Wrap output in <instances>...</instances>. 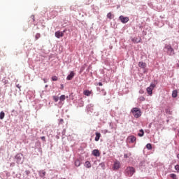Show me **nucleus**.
Wrapping results in <instances>:
<instances>
[{"label": "nucleus", "mask_w": 179, "mask_h": 179, "mask_svg": "<svg viewBox=\"0 0 179 179\" xmlns=\"http://www.w3.org/2000/svg\"><path fill=\"white\" fill-rule=\"evenodd\" d=\"M119 20H120V22L122 23H123L124 24H125V23H128V22H129V17H124V15H120L119 17Z\"/></svg>", "instance_id": "5"}, {"label": "nucleus", "mask_w": 179, "mask_h": 179, "mask_svg": "<svg viewBox=\"0 0 179 179\" xmlns=\"http://www.w3.org/2000/svg\"><path fill=\"white\" fill-rule=\"evenodd\" d=\"M74 76L75 73L73 71H71L70 74L66 77V80H72Z\"/></svg>", "instance_id": "11"}, {"label": "nucleus", "mask_w": 179, "mask_h": 179, "mask_svg": "<svg viewBox=\"0 0 179 179\" xmlns=\"http://www.w3.org/2000/svg\"><path fill=\"white\" fill-rule=\"evenodd\" d=\"M149 87H150L151 89L153 90V89H155V87H156V85L155 83H152Z\"/></svg>", "instance_id": "30"}, {"label": "nucleus", "mask_w": 179, "mask_h": 179, "mask_svg": "<svg viewBox=\"0 0 179 179\" xmlns=\"http://www.w3.org/2000/svg\"><path fill=\"white\" fill-rule=\"evenodd\" d=\"M41 138L44 142H45V136H42V137H41Z\"/></svg>", "instance_id": "39"}, {"label": "nucleus", "mask_w": 179, "mask_h": 179, "mask_svg": "<svg viewBox=\"0 0 179 179\" xmlns=\"http://www.w3.org/2000/svg\"><path fill=\"white\" fill-rule=\"evenodd\" d=\"M25 174L27 176H29L30 174V171H29V170L25 171Z\"/></svg>", "instance_id": "35"}, {"label": "nucleus", "mask_w": 179, "mask_h": 179, "mask_svg": "<svg viewBox=\"0 0 179 179\" xmlns=\"http://www.w3.org/2000/svg\"><path fill=\"white\" fill-rule=\"evenodd\" d=\"M178 136H179V129H178Z\"/></svg>", "instance_id": "53"}, {"label": "nucleus", "mask_w": 179, "mask_h": 179, "mask_svg": "<svg viewBox=\"0 0 179 179\" xmlns=\"http://www.w3.org/2000/svg\"><path fill=\"white\" fill-rule=\"evenodd\" d=\"M138 66H139V68H141L142 69H145V68H146V63H145L143 62H140L138 63Z\"/></svg>", "instance_id": "14"}, {"label": "nucleus", "mask_w": 179, "mask_h": 179, "mask_svg": "<svg viewBox=\"0 0 179 179\" xmlns=\"http://www.w3.org/2000/svg\"><path fill=\"white\" fill-rule=\"evenodd\" d=\"M139 93H140V94H143L144 92H143V90H141L139 91Z\"/></svg>", "instance_id": "40"}, {"label": "nucleus", "mask_w": 179, "mask_h": 179, "mask_svg": "<svg viewBox=\"0 0 179 179\" xmlns=\"http://www.w3.org/2000/svg\"><path fill=\"white\" fill-rule=\"evenodd\" d=\"M102 92H103V96H106L107 94V92L104 90H102Z\"/></svg>", "instance_id": "36"}, {"label": "nucleus", "mask_w": 179, "mask_h": 179, "mask_svg": "<svg viewBox=\"0 0 179 179\" xmlns=\"http://www.w3.org/2000/svg\"><path fill=\"white\" fill-rule=\"evenodd\" d=\"M143 135H145V132L143 131V129H141L140 133L138 134V136L142 137Z\"/></svg>", "instance_id": "23"}, {"label": "nucleus", "mask_w": 179, "mask_h": 179, "mask_svg": "<svg viewBox=\"0 0 179 179\" xmlns=\"http://www.w3.org/2000/svg\"><path fill=\"white\" fill-rule=\"evenodd\" d=\"M23 154H17L15 157V160L17 164H23Z\"/></svg>", "instance_id": "4"}, {"label": "nucleus", "mask_w": 179, "mask_h": 179, "mask_svg": "<svg viewBox=\"0 0 179 179\" xmlns=\"http://www.w3.org/2000/svg\"><path fill=\"white\" fill-rule=\"evenodd\" d=\"M33 19H34V15H32Z\"/></svg>", "instance_id": "51"}, {"label": "nucleus", "mask_w": 179, "mask_h": 179, "mask_svg": "<svg viewBox=\"0 0 179 179\" xmlns=\"http://www.w3.org/2000/svg\"><path fill=\"white\" fill-rule=\"evenodd\" d=\"M61 89H64V84H61Z\"/></svg>", "instance_id": "44"}, {"label": "nucleus", "mask_w": 179, "mask_h": 179, "mask_svg": "<svg viewBox=\"0 0 179 179\" xmlns=\"http://www.w3.org/2000/svg\"><path fill=\"white\" fill-rule=\"evenodd\" d=\"M85 166L87 169H90V167H92V164L90 163V162L86 161L85 163Z\"/></svg>", "instance_id": "19"}, {"label": "nucleus", "mask_w": 179, "mask_h": 179, "mask_svg": "<svg viewBox=\"0 0 179 179\" xmlns=\"http://www.w3.org/2000/svg\"><path fill=\"white\" fill-rule=\"evenodd\" d=\"M177 157L179 159V154L177 155Z\"/></svg>", "instance_id": "47"}, {"label": "nucleus", "mask_w": 179, "mask_h": 179, "mask_svg": "<svg viewBox=\"0 0 179 179\" xmlns=\"http://www.w3.org/2000/svg\"><path fill=\"white\" fill-rule=\"evenodd\" d=\"M53 100L54 101H55V103H57L58 100H59V97H58L57 96H53Z\"/></svg>", "instance_id": "28"}, {"label": "nucleus", "mask_w": 179, "mask_h": 179, "mask_svg": "<svg viewBox=\"0 0 179 179\" xmlns=\"http://www.w3.org/2000/svg\"><path fill=\"white\" fill-rule=\"evenodd\" d=\"M120 167H121V164L120 163V161H115L113 166V170H119Z\"/></svg>", "instance_id": "7"}, {"label": "nucleus", "mask_w": 179, "mask_h": 179, "mask_svg": "<svg viewBox=\"0 0 179 179\" xmlns=\"http://www.w3.org/2000/svg\"><path fill=\"white\" fill-rule=\"evenodd\" d=\"M40 37H41L40 34H36V36H35L36 40H38V38H40Z\"/></svg>", "instance_id": "33"}, {"label": "nucleus", "mask_w": 179, "mask_h": 179, "mask_svg": "<svg viewBox=\"0 0 179 179\" xmlns=\"http://www.w3.org/2000/svg\"><path fill=\"white\" fill-rule=\"evenodd\" d=\"M124 174L127 177H132L135 174V168L132 166H127L124 171Z\"/></svg>", "instance_id": "1"}, {"label": "nucleus", "mask_w": 179, "mask_h": 179, "mask_svg": "<svg viewBox=\"0 0 179 179\" xmlns=\"http://www.w3.org/2000/svg\"><path fill=\"white\" fill-rule=\"evenodd\" d=\"M59 122H60V124H62L64 122V120L63 119H60Z\"/></svg>", "instance_id": "42"}, {"label": "nucleus", "mask_w": 179, "mask_h": 179, "mask_svg": "<svg viewBox=\"0 0 179 179\" xmlns=\"http://www.w3.org/2000/svg\"><path fill=\"white\" fill-rule=\"evenodd\" d=\"M52 80H53V82H57V80H58V77H57L56 76H52Z\"/></svg>", "instance_id": "29"}, {"label": "nucleus", "mask_w": 179, "mask_h": 179, "mask_svg": "<svg viewBox=\"0 0 179 179\" xmlns=\"http://www.w3.org/2000/svg\"><path fill=\"white\" fill-rule=\"evenodd\" d=\"M140 167H145L146 166V162L145 161H141L139 164Z\"/></svg>", "instance_id": "22"}, {"label": "nucleus", "mask_w": 179, "mask_h": 179, "mask_svg": "<svg viewBox=\"0 0 179 179\" xmlns=\"http://www.w3.org/2000/svg\"><path fill=\"white\" fill-rule=\"evenodd\" d=\"M141 38H138L135 37L131 39V41H133V43H141Z\"/></svg>", "instance_id": "18"}, {"label": "nucleus", "mask_w": 179, "mask_h": 179, "mask_svg": "<svg viewBox=\"0 0 179 179\" xmlns=\"http://www.w3.org/2000/svg\"><path fill=\"white\" fill-rule=\"evenodd\" d=\"M102 134H103L104 135H106V134H108V130L107 129H103L101 130Z\"/></svg>", "instance_id": "32"}, {"label": "nucleus", "mask_w": 179, "mask_h": 179, "mask_svg": "<svg viewBox=\"0 0 179 179\" xmlns=\"http://www.w3.org/2000/svg\"><path fill=\"white\" fill-rule=\"evenodd\" d=\"M66 96L65 95H61L59 98V104H64V101H65Z\"/></svg>", "instance_id": "13"}, {"label": "nucleus", "mask_w": 179, "mask_h": 179, "mask_svg": "<svg viewBox=\"0 0 179 179\" xmlns=\"http://www.w3.org/2000/svg\"><path fill=\"white\" fill-rule=\"evenodd\" d=\"M84 70H85V67H82L81 71H84Z\"/></svg>", "instance_id": "45"}, {"label": "nucleus", "mask_w": 179, "mask_h": 179, "mask_svg": "<svg viewBox=\"0 0 179 179\" xmlns=\"http://www.w3.org/2000/svg\"><path fill=\"white\" fill-rule=\"evenodd\" d=\"M124 159H128V157H129V156H128V154H124Z\"/></svg>", "instance_id": "37"}, {"label": "nucleus", "mask_w": 179, "mask_h": 179, "mask_svg": "<svg viewBox=\"0 0 179 179\" xmlns=\"http://www.w3.org/2000/svg\"><path fill=\"white\" fill-rule=\"evenodd\" d=\"M172 97H173V99H176V97H177V90H173L172 92Z\"/></svg>", "instance_id": "24"}, {"label": "nucleus", "mask_w": 179, "mask_h": 179, "mask_svg": "<svg viewBox=\"0 0 179 179\" xmlns=\"http://www.w3.org/2000/svg\"><path fill=\"white\" fill-rule=\"evenodd\" d=\"M16 86H17V87L18 89H20V87H21V86H20L19 84H17Z\"/></svg>", "instance_id": "43"}, {"label": "nucleus", "mask_w": 179, "mask_h": 179, "mask_svg": "<svg viewBox=\"0 0 179 179\" xmlns=\"http://www.w3.org/2000/svg\"><path fill=\"white\" fill-rule=\"evenodd\" d=\"M93 156H95V157H100V151L99 150H94L92 151Z\"/></svg>", "instance_id": "12"}, {"label": "nucleus", "mask_w": 179, "mask_h": 179, "mask_svg": "<svg viewBox=\"0 0 179 179\" xmlns=\"http://www.w3.org/2000/svg\"><path fill=\"white\" fill-rule=\"evenodd\" d=\"M3 118H5V112L1 111L0 112V120H3Z\"/></svg>", "instance_id": "21"}, {"label": "nucleus", "mask_w": 179, "mask_h": 179, "mask_svg": "<svg viewBox=\"0 0 179 179\" xmlns=\"http://www.w3.org/2000/svg\"><path fill=\"white\" fill-rule=\"evenodd\" d=\"M164 50H166V53L168 55L173 56L174 54V49L171 47V45H165Z\"/></svg>", "instance_id": "3"}, {"label": "nucleus", "mask_w": 179, "mask_h": 179, "mask_svg": "<svg viewBox=\"0 0 179 179\" xmlns=\"http://www.w3.org/2000/svg\"><path fill=\"white\" fill-rule=\"evenodd\" d=\"M129 143H135L136 142V137L135 136H129L127 138Z\"/></svg>", "instance_id": "6"}, {"label": "nucleus", "mask_w": 179, "mask_h": 179, "mask_svg": "<svg viewBox=\"0 0 179 179\" xmlns=\"http://www.w3.org/2000/svg\"><path fill=\"white\" fill-rule=\"evenodd\" d=\"M74 164L76 167H79L80 166V160L76 159Z\"/></svg>", "instance_id": "20"}, {"label": "nucleus", "mask_w": 179, "mask_h": 179, "mask_svg": "<svg viewBox=\"0 0 179 179\" xmlns=\"http://www.w3.org/2000/svg\"><path fill=\"white\" fill-rule=\"evenodd\" d=\"M45 87H48V85H46L45 86Z\"/></svg>", "instance_id": "49"}, {"label": "nucleus", "mask_w": 179, "mask_h": 179, "mask_svg": "<svg viewBox=\"0 0 179 179\" xmlns=\"http://www.w3.org/2000/svg\"><path fill=\"white\" fill-rule=\"evenodd\" d=\"M131 112L132 113L135 118H139V117L142 115V110H141V108H133L131 110Z\"/></svg>", "instance_id": "2"}, {"label": "nucleus", "mask_w": 179, "mask_h": 179, "mask_svg": "<svg viewBox=\"0 0 179 179\" xmlns=\"http://www.w3.org/2000/svg\"><path fill=\"white\" fill-rule=\"evenodd\" d=\"M61 179H65V178H61Z\"/></svg>", "instance_id": "54"}, {"label": "nucleus", "mask_w": 179, "mask_h": 179, "mask_svg": "<svg viewBox=\"0 0 179 179\" xmlns=\"http://www.w3.org/2000/svg\"><path fill=\"white\" fill-rule=\"evenodd\" d=\"M83 94H84L85 96H90V95L92 94V92L90 91L89 90H84V92H83Z\"/></svg>", "instance_id": "17"}, {"label": "nucleus", "mask_w": 179, "mask_h": 179, "mask_svg": "<svg viewBox=\"0 0 179 179\" xmlns=\"http://www.w3.org/2000/svg\"><path fill=\"white\" fill-rule=\"evenodd\" d=\"M43 80H44L45 83H46L45 79H43Z\"/></svg>", "instance_id": "50"}, {"label": "nucleus", "mask_w": 179, "mask_h": 179, "mask_svg": "<svg viewBox=\"0 0 179 179\" xmlns=\"http://www.w3.org/2000/svg\"><path fill=\"white\" fill-rule=\"evenodd\" d=\"M10 166H15V163L10 164Z\"/></svg>", "instance_id": "46"}, {"label": "nucleus", "mask_w": 179, "mask_h": 179, "mask_svg": "<svg viewBox=\"0 0 179 179\" xmlns=\"http://www.w3.org/2000/svg\"><path fill=\"white\" fill-rule=\"evenodd\" d=\"M90 107H93V104H90L87 106V108L89 109Z\"/></svg>", "instance_id": "38"}, {"label": "nucleus", "mask_w": 179, "mask_h": 179, "mask_svg": "<svg viewBox=\"0 0 179 179\" xmlns=\"http://www.w3.org/2000/svg\"><path fill=\"white\" fill-rule=\"evenodd\" d=\"M147 92H148V94H149L150 96H152V94H153V89L150 88V87H147Z\"/></svg>", "instance_id": "16"}, {"label": "nucleus", "mask_w": 179, "mask_h": 179, "mask_svg": "<svg viewBox=\"0 0 179 179\" xmlns=\"http://www.w3.org/2000/svg\"><path fill=\"white\" fill-rule=\"evenodd\" d=\"M129 156H131V153H129Z\"/></svg>", "instance_id": "52"}, {"label": "nucleus", "mask_w": 179, "mask_h": 179, "mask_svg": "<svg viewBox=\"0 0 179 179\" xmlns=\"http://www.w3.org/2000/svg\"><path fill=\"white\" fill-rule=\"evenodd\" d=\"M38 174H39V177L41 178V179H45V171L44 170H41L38 171Z\"/></svg>", "instance_id": "10"}, {"label": "nucleus", "mask_w": 179, "mask_h": 179, "mask_svg": "<svg viewBox=\"0 0 179 179\" xmlns=\"http://www.w3.org/2000/svg\"><path fill=\"white\" fill-rule=\"evenodd\" d=\"M96 136H95V141L96 142H99V141H100V138L101 136V134L99 132H96L95 134Z\"/></svg>", "instance_id": "15"}, {"label": "nucleus", "mask_w": 179, "mask_h": 179, "mask_svg": "<svg viewBox=\"0 0 179 179\" xmlns=\"http://www.w3.org/2000/svg\"><path fill=\"white\" fill-rule=\"evenodd\" d=\"M146 148H147V149H148V150H152V144L148 143V144L146 145Z\"/></svg>", "instance_id": "27"}, {"label": "nucleus", "mask_w": 179, "mask_h": 179, "mask_svg": "<svg viewBox=\"0 0 179 179\" xmlns=\"http://www.w3.org/2000/svg\"><path fill=\"white\" fill-rule=\"evenodd\" d=\"M98 85H99V86H103V83L101 82L98 83Z\"/></svg>", "instance_id": "41"}, {"label": "nucleus", "mask_w": 179, "mask_h": 179, "mask_svg": "<svg viewBox=\"0 0 179 179\" xmlns=\"http://www.w3.org/2000/svg\"><path fill=\"white\" fill-rule=\"evenodd\" d=\"M138 100H139V101H145V100H146V99L145 98H144V96H140L139 98H138Z\"/></svg>", "instance_id": "31"}, {"label": "nucleus", "mask_w": 179, "mask_h": 179, "mask_svg": "<svg viewBox=\"0 0 179 179\" xmlns=\"http://www.w3.org/2000/svg\"><path fill=\"white\" fill-rule=\"evenodd\" d=\"M64 33H65V31H63V32L57 31L55 33V36L57 38H61V37H64Z\"/></svg>", "instance_id": "8"}, {"label": "nucleus", "mask_w": 179, "mask_h": 179, "mask_svg": "<svg viewBox=\"0 0 179 179\" xmlns=\"http://www.w3.org/2000/svg\"><path fill=\"white\" fill-rule=\"evenodd\" d=\"M0 177L2 179H7L9 177V173L8 171H3L0 174Z\"/></svg>", "instance_id": "9"}, {"label": "nucleus", "mask_w": 179, "mask_h": 179, "mask_svg": "<svg viewBox=\"0 0 179 179\" xmlns=\"http://www.w3.org/2000/svg\"><path fill=\"white\" fill-rule=\"evenodd\" d=\"M11 113H15V110H13L11 111Z\"/></svg>", "instance_id": "48"}, {"label": "nucleus", "mask_w": 179, "mask_h": 179, "mask_svg": "<svg viewBox=\"0 0 179 179\" xmlns=\"http://www.w3.org/2000/svg\"><path fill=\"white\" fill-rule=\"evenodd\" d=\"M175 169L176 170V171H179V165L175 166Z\"/></svg>", "instance_id": "34"}, {"label": "nucleus", "mask_w": 179, "mask_h": 179, "mask_svg": "<svg viewBox=\"0 0 179 179\" xmlns=\"http://www.w3.org/2000/svg\"><path fill=\"white\" fill-rule=\"evenodd\" d=\"M169 176L172 179H177V175L176 173H171Z\"/></svg>", "instance_id": "26"}, {"label": "nucleus", "mask_w": 179, "mask_h": 179, "mask_svg": "<svg viewBox=\"0 0 179 179\" xmlns=\"http://www.w3.org/2000/svg\"><path fill=\"white\" fill-rule=\"evenodd\" d=\"M107 17H108V19L111 20V19H113V17H114V15L113 14H111V13H108L107 14Z\"/></svg>", "instance_id": "25"}]
</instances>
